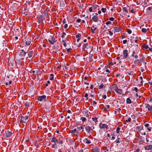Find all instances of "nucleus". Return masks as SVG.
<instances>
[{
	"label": "nucleus",
	"instance_id": "774afa93",
	"mask_svg": "<svg viewBox=\"0 0 152 152\" xmlns=\"http://www.w3.org/2000/svg\"><path fill=\"white\" fill-rule=\"evenodd\" d=\"M94 29H92V28H91V32L92 33H94L95 32H94Z\"/></svg>",
	"mask_w": 152,
	"mask_h": 152
},
{
	"label": "nucleus",
	"instance_id": "a19ab883",
	"mask_svg": "<svg viewBox=\"0 0 152 152\" xmlns=\"http://www.w3.org/2000/svg\"><path fill=\"white\" fill-rule=\"evenodd\" d=\"M131 118H130L129 117V118L127 119L126 120V122H130L131 121Z\"/></svg>",
	"mask_w": 152,
	"mask_h": 152
},
{
	"label": "nucleus",
	"instance_id": "aec40b11",
	"mask_svg": "<svg viewBox=\"0 0 152 152\" xmlns=\"http://www.w3.org/2000/svg\"><path fill=\"white\" fill-rule=\"evenodd\" d=\"M58 140L56 139L55 137H53L51 140V142H52L58 143Z\"/></svg>",
	"mask_w": 152,
	"mask_h": 152
},
{
	"label": "nucleus",
	"instance_id": "f257e3e1",
	"mask_svg": "<svg viewBox=\"0 0 152 152\" xmlns=\"http://www.w3.org/2000/svg\"><path fill=\"white\" fill-rule=\"evenodd\" d=\"M23 58H17L15 59V61L16 64H21L23 63Z\"/></svg>",
	"mask_w": 152,
	"mask_h": 152
},
{
	"label": "nucleus",
	"instance_id": "a211bd4d",
	"mask_svg": "<svg viewBox=\"0 0 152 152\" xmlns=\"http://www.w3.org/2000/svg\"><path fill=\"white\" fill-rule=\"evenodd\" d=\"M86 130V132L90 133L91 132V128L89 126H87L85 128Z\"/></svg>",
	"mask_w": 152,
	"mask_h": 152
},
{
	"label": "nucleus",
	"instance_id": "39448f33",
	"mask_svg": "<svg viewBox=\"0 0 152 152\" xmlns=\"http://www.w3.org/2000/svg\"><path fill=\"white\" fill-rule=\"evenodd\" d=\"M129 53L131 54V56L133 57H138L139 56L138 55V53H137V51L130 50Z\"/></svg>",
	"mask_w": 152,
	"mask_h": 152
},
{
	"label": "nucleus",
	"instance_id": "bb28decb",
	"mask_svg": "<svg viewBox=\"0 0 152 152\" xmlns=\"http://www.w3.org/2000/svg\"><path fill=\"white\" fill-rule=\"evenodd\" d=\"M148 30V29H146L144 28H142V29H141V31L143 33H145L146 32V31H147Z\"/></svg>",
	"mask_w": 152,
	"mask_h": 152
},
{
	"label": "nucleus",
	"instance_id": "5701e85b",
	"mask_svg": "<svg viewBox=\"0 0 152 152\" xmlns=\"http://www.w3.org/2000/svg\"><path fill=\"white\" fill-rule=\"evenodd\" d=\"M118 86L116 84H114L112 86V89L113 90H116V89H117L118 88Z\"/></svg>",
	"mask_w": 152,
	"mask_h": 152
},
{
	"label": "nucleus",
	"instance_id": "72a5a7b5",
	"mask_svg": "<svg viewBox=\"0 0 152 152\" xmlns=\"http://www.w3.org/2000/svg\"><path fill=\"white\" fill-rule=\"evenodd\" d=\"M122 92V90L121 89H118V91L116 92L117 93L119 94H121Z\"/></svg>",
	"mask_w": 152,
	"mask_h": 152
},
{
	"label": "nucleus",
	"instance_id": "0eeeda50",
	"mask_svg": "<svg viewBox=\"0 0 152 152\" xmlns=\"http://www.w3.org/2000/svg\"><path fill=\"white\" fill-rule=\"evenodd\" d=\"M46 98V96L45 95L39 96L37 98V100L40 102H41L43 100H45Z\"/></svg>",
	"mask_w": 152,
	"mask_h": 152
},
{
	"label": "nucleus",
	"instance_id": "5fc2aeb1",
	"mask_svg": "<svg viewBox=\"0 0 152 152\" xmlns=\"http://www.w3.org/2000/svg\"><path fill=\"white\" fill-rule=\"evenodd\" d=\"M88 61H93L92 58H88Z\"/></svg>",
	"mask_w": 152,
	"mask_h": 152
},
{
	"label": "nucleus",
	"instance_id": "0e129e2a",
	"mask_svg": "<svg viewBox=\"0 0 152 152\" xmlns=\"http://www.w3.org/2000/svg\"><path fill=\"white\" fill-rule=\"evenodd\" d=\"M48 15V13L47 12H45L44 16H47Z\"/></svg>",
	"mask_w": 152,
	"mask_h": 152
},
{
	"label": "nucleus",
	"instance_id": "338daca9",
	"mask_svg": "<svg viewBox=\"0 0 152 152\" xmlns=\"http://www.w3.org/2000/svg\"><path fill=\"white\" fill-rule=\"evenodd\" d=\"M108 64L109 65H113V63L112 62H108Z\"/></svg>",
	"mask_w": 152,
	"mask_h": 152
},
{
	"label": "nucleus",
	"instance_id": "37998d69",
	"mask_svg": "<svg viewBox=\"0 0 152 152\" xmlns=\"http://www.w3.org/2000/svg\"><path fill=\"white\" fill-rule=\"evenodd\" d=\"M120 139V137L118 138L117 140H115V142L116 143H119L120 142H119V140Z\"/></svg>",
	"mask_w": 152,
	"mask_h": 152
},
{
	"label": "nucleus",
	"instance_id": "b1692460",
	"mask_svg": "<svg viewBox=\"0 0 152 152\" xmlns=\"http://www.w3.org/2000/svg\"><path fill=\"white\" fill-rule=\"evenodd\" d=\"M33 51H30L28 54V57H32L33 56Z\"/></svg>",
	"mask_w": 152,
	"mask_h": 152
},
{
	"label": "nucleus",
	"instance_id": "4be33fe9",
	"mask_svg": "<svg viewBox=\"0 0 152 152\" xmlns=\"http://www.w3.org/2000/svg\"><path fill=\"white\" fill-rule=\"evenodd\" d=\"M110 107V106L109 105H107L105 106L104 108V110L107 111L108 109H109Z\"/></svg>",
	"mask_w": 152,
	"mask_h": 152
},
{
	"label": "nucleus",
	"instance_id": "473e14b6",
	"mask_svg": "<svg viewBox=\"0 0 152 152\" xmlns=\"http://www.w3.org/2000/svg\"><path fill=\"white\" fill-rule=\"evenodd\" d=\"M104 87V85L102 83L99 86V89H101L103 88Z\"/></svg>",
	"mask_w": 152,
	"mask_h": 152
},
{
	"label": "nucleus",
	"instance_id": "7ed1b4c3",
	"mask_svg": "<svg viewBox=\"0 0 152 152\" xmlns=\"http://www.w3.org/2000/svg\"><path fill=\"white\" fill-rule=\"evenodd\" d=\"M28 118V117L27 116L25 117L22 116L21 117V119L20 122L21 123H25L26 122Z\"/></svg>",
	"mask_w": 152,
	"mask_h": 152
},
{
	"label": "nucleus",
	"instance_id": "6e6d98bb",
	"mask_svg": "<svg viewBox=\"0 0 152 152\" xmlns=\"http://www.w3.org/2000/svg\"><path fill=\"white\" fill-rule=\"evenodd\" d=\"M109 34L110 36H112L113 35V33L110 31H109Z\"/></svg>",
	"mask_w": 152,
	"mask_h": 152
},
{
	"label": "nucleus",
	"instance_id": "2eb2a0df",
	"mask_svg": "<svg viewBox=\"0 0 152 152\" xmlns=\"http://www.w3.org/2000/svg\"><path fill=\"white\" fill-rule=\"evenodd\" d=\"M144 148L145 150H150L152 149V145H148L145 146L144 147Z\"/></svg>",
	"mask_w": 152,
	"mask_h": 152
},
{
	"label": "nucleus",
	"instance_id": "c756f323",
	"mask_svg": "<svg viewBox=\"0 0 152 152\" xmlns=\"http://www.w3.org/2000/svg\"><path fill=\"white\" fill-rule=\"evenodd\" d=\"M53 75H53L52 74H50V78H49L50 80H53V79H54Z\"/></svg>",
	"mask_w": 152,
	"mask_h": 152
},
{
	"label": "nucleus",
	"instance_id": "a878e982",
	"mask_svg": "<svg viewBox=\"0 0 152 152\" xmlns=\"http://www.w3.org/2000/svg\"><path fill=\"white\" fill-rule=\"evenodd\" d=\"M126 102L128 104H131L132 103V101L129 98H128L126 99Z\"/></svg>",
	"mask_w": 152,
	"mask_h": 152
},
{
	"label": "nucleus",
	"instance_id": "052dcab7",
	"mask_svg": "<svg viewBox=\"0 0 152 152\" xmlns=\"http://www.w3.org/2000/svg\"><path fill=\"white\" fill-rule=\"evenodd\" d=\"M68 27V25L67 24H65L64 25V28H66Z\"/></svg>",
	"mask_w": 152,
	"mask_h": 152
},
{
	"label": "nucleus",
	"instance_id": "9b49d317",
	"mask_svg": "<svg viewBox=\"0 0 152 152\" xmlns=\"http://www.w3.org/2000/svg\"><path fill=\"white\" fill-rule=\"evenodd\" d=\"M113 30L116 32H119L121 31L122 29V28L120 27H114L113 28Z\"/></svg>",
	"mask_w": 152,
	"mask_h": 152
},
{
	"label": "nucleus",
	"instance_id": "4468645a",
	"mask_svg": "<svg viewBox=\"0 0 152 152\" xmlns=\"http://www.w3.org/2000/svg\"><path fill=\"white\" fill-rule=\"evenodd\" d=\"M26 54V51H24V50H21V52L20 54V56L22 57H24L25 56Z\"/></svg>",
	"mask_w": 152,
	"mask_h": 152
},
{
	"label": "nucleus",
	"instance_id": "2f4dec72",
	"mask_svg": "<svg viewBox=\"0 0 152 152\" xmlns=\"http://www.w3.org/2000/svg\"><path fill=\"white\" fill-rule=\"evenodd\" d=\"M81 37V34H80L78 33L76 35V38H78L80 39Z\"/></svg>",
	"mask_w": 152,
	"mask_h": 152
},
{
	"label": "nucleus",
	"instance_id": "6ab92c4d",
	"mask_svg": "<svg viewBox=\"0 0 152 152\" xmlns=\"http://www.w3.org/2000/svg\"><path fill=\"white\" fill-rule=\"evenodd\" d=\"M145 105L146 106V107L148 108L149 111H150V110H152V106H151L148 104H146Z\"/></svg>",
	"mask_w": 152,
	"mask_h": 152
},
{
	"label": "nucleus",
	"instance_id": "ddd939ff",
	"mask_svg": "<svg viewBox=\"0 0 152 152\" xmlns=\"http://www.w3.org/2000/svg\"><path fill=\"white\" fill-rule=\"evenodd\" d=\"M12 134L11 132L8 131H5V136L7 137H10Z\"/></svg>",
	"mask_w": 152,
	"mask_h": 152
},
{
	"label": "nucleus",
	"instance_id": "f03ea898",
	"mask_svg": "<svg viewBox=\"0 0 152 152\" xmlns=\"http://www.w3.org/2000/svg\"><path fill=\"white\" fill-rule=\"evenodd\" d=\"M25 45L29 46L31 43V38L26 37L25 38Z\"/></svg>",
	"mask_w": 152,
	"mask_h": 152
},
{
	"label": "nucleus",
	"instance_id": "3c124183",
	"mask_svg": "<svg viewBox=\"0 0 152 152\" xmlns=\"http://www.w3.org/2000/svg\"><path fill=\"white\" fill-rule=\"evenodd\" d=\"M111 23V22L110 21H108L106 23V25H108L109 24H110Z\"/></svg>",
	"mask_w": 152,
	"mask_h": 152
},
{
	"label": "nucleus",
	"instance_id": "c9c22d12",
	"mask_svg": "<svg viewBox=\"0 0 152 152\" xmlns=\"http://www.w3.org/2000/svg\"><path fill=\"white\" fill-rule=\"evenodd\" d=\"M106 8H102L101 9V10L103 13H105L106 12Z\"/></svg>",
	"mask_w": 152,
	"mask_h": 152
},
{
	"label": "nucleus",
	"instance_id": "79ce46f5",
	"mask_svg": "<svg viewBox=\"0 0 152 152\" xmlns=\"http://www.w3.org/2000/svg\"><path fill=\"white\" fill-rule=\"evenodd\" d=\"M66 35V34L65 32H63L62 33V35L61 36V37L62 38H63L64 37V36Z\"/></svg>",
	"mask_w": 152,
	"mask_h": 152
},
{
	"label": "nucleus",
	"instance_id": "a18cd8bd",
	"mask_svg": "<svg viewBox=\"0 0 152 152\" xmlns=\"http://www.w3.org/2000/svg\"><path fill=\"white\" fill-rule=\"evenodd\" d=\"M127 32L129 34H131L132 33V31L129 29H128Z\"/></svg>",
	"mask_w": 152,
	"mask_h": 152
},
{
	"label": "nucleus",
	"instance_id": "09e8293b",
	"mask_svg": "<svg viewBox=\"0 0 152 152\" xmlns=\"http://www.w3.org/2000/svg\"><path fill=\"white\" fill-rule=\"evenodd\" d=\"M84 83L86 85H88L89 84V83L87 82V80H84Z\"/></svg>",
	"mask_w": 152,
	"mask_h": 152
},
{
	"label": "nucleus",
	"instance_id": "603ef678",
	"mask_svg": "<svg viewBox=\"0 0 152 152\" xmlns=\"http://www.w3.org/2000/svg\"><path fill=\"white\" fill-rule=\"evenodd\" d=\"M56 145V143H53V144L52 146H51V147L52 148H55V146Z\"/></svg>",
	"mask_w": 152,
	"mask_h": 152
},
{
	"label": "nucleus",
	"instance_id": "c85d7f7f",
	"mask_svg": "<svg viewBox=\"0 0 152 152\" xmlns=\"http://www.w3.org/2000/svg\"><path fill=\"white\" fill-rule=\"evenodd\" d=\"M123 12H124L125 13H128V11L125 7L123 8Z\"/></svg>",
	"mask_w": 152,
	"mask_h": 152
},
{
	"label": "nucleus",
	"instance_id": "e433bc0d",
	"mask_svg": "<svg viewBox=\"0 0 152 152\" xmlns=\"http://www.w3.org/2000/svg\"><path fill=\"white\" fill-rule=\"evenodd\" d=\"M18 4L15 3L12 4V6H13L14 7H15V9H14V10L15 9H16V7L18 6Z\"/></svg>",
	"mask_w": 152,
	"mask_h": 152
},
{
	"label": "nucleus",
	"instance_id": "bf43d9fd",
	"mask_svg": "<svg viewBox=\"0 0 152 152\" xmlns=\"http://www.w3.org/2000/svg\"><path fill=\"white\" fill-rule=\"evenodd\" d=\"M102 97L103 99H105L106 98V95H103L102 96Z\"/></svg>",
	"mask_w": 152,
	"mask_h": 152
},
{
	"label": "nucleus",
	"instance_id": "680f3d73",
	"mask_svg": "<svg viewBox=\"0 0 152 152\" xmlns=\"http://www.w3.org/2000/svg\"><path fill=\"white\" fill-rule=\"evenodd\" d=\"M134 90H135L136 92H137L138 91V88L137 87H135Z\"/></svg>",
	"mask_w": 152,
	"mask_h": 152
},
{
	"label": "nucleus",
	"instance_id": "e2e57ef3",
	"mask_svg": "<svg viewBox=\"0 0 152 152\" xmlns=\"http://www.w3.org/2000/svg\"><path fill=\"white\" fill-rule=\"evenodd\" d=\"M97 104V103L95 101H94L93 102V105L94 106H95Z\"/></svg>",
	"mask_w": 152,
	"mask_h": 152
},
{
	"label": "nucleus",
	"instance_id": "9d476101",
	"mask_svg": "<svg viewBox=\"0 0 152 152\" xmlns=\"http://www.w3.org/2000/svg\"><path fill=\"white\" fill-rule=\"evenodd\" d=\"M70 132L72 134L75 133V132H76L77 134L76 135H79L80 134V131L77 130V129L76 128L71 130Z\"/></svg>",
	"mask_w": 152,
	"mask_h": 152
},
{
	"label": "nucleus",
	"instance_id": "6e6552de",
	"mask_svg": "<svg viewBox=\"0 0 152 152\" xmlns=\"http://www.w3.org/2000/svg\"><path fill=\"white\" fill-rule=\"evenodd\" d=\"M99 128L101 129H103L104 128H106L108 129V126L105 124H103L102 123H100L99 124Z\"/></svg>",
	"mask_w": 152,
	"mask_h": 152
},
{
	"label": "nucleus",
	"instance_id": "c03bdc74",
	"mask_svg": "<svg viewBox=\"0 0 152 152\" xmlns=\"http://www.w3.org/2000/svg\"><path fill=\"white\" fill-rule=\"evenodd\" d=\"M24 104L26 107H29V105L28 104V103L27 102H25Z\"/></svg>",
	"mask_w": 152,
	"mask_h": 152
},
{
	"label": "nucleus",
	"instance_id": "412c9836",
	"mask_svg": "<svg viewBox=\"0 0 152 152\" xmlns=\"http://www.w3.org/2000/svg\"><path fill=\"white\" fill-rule=\"evenodd\" d=\"M28 10L27 9H25L23 11V12L22 13H23V14L25 16H27L28 15L27 13L28 12Z\"/></svg>",
	"mask_w": 152,
	"mask_h": 152
},
{
	"label": "nucleus",
	"instance_id": "cd10ccee",
	"mask_svg": "<svg viewBox=\"0 0 152 152\" xmlns=\"http://www.w3.org/2000/svg\"><path fill=\"white\" fill-rule=\"evenodd\" d=\"M97 118V117L93 118H92V120L95 123L98 122Z\"/></svg>",
	"mask_w": 152,
	"mask_h": 152
},
{
	"label": "nucleus",
	"instance_id": "dca6fc26",
	"mask_svg": "<svg viewBox=\"0 0 152 152\" xmlns=\"http://www.w3.org/2000/svg\"><path fill=\"white\" fill-rule=\"evenodd\" d=\"M128 51L127 50H124L123 51V54L124 57H127L128 56Z\"/></svg>",
	"mask_w": 152,
	"mask_h": 152
},
{
	"label": "nucleus",
	"instance_id": "20e7f679",
	"mask_svg": "<svg viewBox=\"0 0 152 152\" xmlns=\"http://www.w3.org/2000/svg\"><path fill=\"white\" fill-rule=\"evenodd\" d=\"M56 40L55 38L53 37L52 36L50 38H49L48 39V42L50 44L53 45L54 43L56 42Z\"/></svg>",
	"mask_w": 152,
	"mask_h": 152
},
{
	"label": "nucleus",
	"instance_id": "13d9d810",
	"mask_svg": "<svg viewBox=\"0 0 152 152\" xmlns=\"http://www.w3.org/2000/svg\"><path fill=\"white\" fill-rule=\"evenodd\" d=\"M127 42V40H124L123 41V43L124 44H125L126 43V42Z\"/></svg>",
	"mask_w": 152,
	"mask_h": 152
},
{
	"label": "nucleus",
	"instance_id": "4c0bfd02",
	"mask_svg": "<svg viewBox=\"0 0 152 152\" xmlns=\"http://www.w3.org/2000/svg\"><path fill=\"white\" fill-rule=\"evenodd\" d=\"M140 62V61L139 59H136L134 61L135 64L139 63Z\"/></svg>",
	"mask_w": 152,
	"mask_h": 152
},
{
	"label": "nucleus",
	"instance_id": "f8f14e48",
	"mask_svg": "<svg viewBox=\"0 0 152 152\" xmlns=\"http://www.w3.org/2000/svg\"><path fill=\"white\" fill-rule=\"evenodd\" d=\"M44 15H40L38 19V23H40L42 22L43 20L45 19V18H44Z\"/></svg>",
	"mask_w": 152,
	"mask_h": 152
},
{
	"label": "nucleus",
	"instance_id": "de8ad7c7",
	"mask_svg": "<svg viewBox=\"0 0 152 152\" xmlns=\"http://www.w3.org/2000/svg\"><path fill=\"white\" fill-rule=\"evenodd\" d=\"M88 94H87V93L85 94L84 96H85V97L86 98L87 100H88Z\"/></svg>",
	"mask_w": 152,
	"mask_h": 152
},
{
	"label": "nucleus",
	"instance_id": "58836bf2",
	"mask_svg": "<svg viewBox=\"0 0 152 152\" xmlns=\"http://www.w3.org/2000/svg\"><path fill=\"white\" fill-rule=\"evenodd\" d=\"M143 48L145 49H148L149 48V47L148 45H144L143 46Z\"/></svg>",
	"mask_w": 152,
	"mask_h": 152
},
{
	"label": "nucleus",
	"instance_id": "423d86ee",
	"mask_svg": "<svg viewBox=\"0 0 152 152\" xmlns=\"http://www.w3.org/2000/svg\"><path fill=\"white\" fill-rule=\"evenodd\" d=\"M96 15L93 16L92 18V20L94 22H96L99 20V18L98 17L97 15H98L97 13L95 14Z\"/></svg>",
	"mask_w": 152,
	"mask_h": 152
},
{
	"label": "nucleus",
	"instance_id": "8fccbe9b",
	"mask_svg": "<svg viewBox=\"0 0 152 152\" xmlns=\"http://www.w3.org/2000/svg\"><path fill=\"white\" fill-rule=\"evenodd\" d=\"M93 9L91 7H89V10L90 12H92L93 11Z\"/></svg>",
	"mask_w": 152,
	"mask_h": 152
},
{
	"label": "nucleus",
	"instance_id": "393cba45",
	"mask_svg": "<svg viewBox=\"0 0 152 152\" xmlns=\"http://www.w3.org/2000/svg\"><path fill=\"white\" fill-rule=\"evenodd\" d=\"M99 150L97 148H94L93 150V152H99Z\"/></svg>",
	"mask_w": 152,
	"mask_h": 152
},
{
	"label": "nucleus",
	"instance_id": "7c9ffc66",
	"mask_svg": "<svg viewBox=\"0 0 152 152\" xmlns=\"http://www.w3.org/2000/svg\"><path fill=\"white\" fill-rule=\"evenodd\" d=\"M98 7V6L97 5H94L91 7L94 10H95L96 9V8Z\"/></svg>",
	"mask_w": 152,
	"mask_h": 152
},
{
	"label": "nucleus",
	"instance_id": "f3484780",
	"mask_svg": "<svg viewBox=\"0 0 152 152\" xmlns=\"http://www.w3.org/2000/svg\"><path fill=\"white\" fill-rule=\"evenodd\" d=\"M83 142L87 144H89L91 143L90 140H88L87 138H86L83 140Z\"/></svg>",
	"mask_w": 152,
	"mask_h": 152
},
{
	"label": "nucleus",
	"instance_id": "1a4fd4ad",
	"mask_svg": "<svg viewBox=\"0 0 152 152\" xmlns=\"http://www.w3.org/2000/svg\"><path fill=\"white\" fill-rule=\"evenodd\" d=\"M77 128L78 130V131H80V133L83 132L84 131V127L82 125H80L77 126Z\"/></svg>",
	"mask_w": 152,
	"mask_h": 152
},
{
	"label": "nucleus",
	"instance_id": "f704fd0d",
	"mask_svg": "<svg viewBox=\"0 0 152 152\" xmlns=\"http://www.w3.org/2000/svg\"><path fill=\"white\" fill-rule=\"evenodd\" d=\"M62 42L63 43V45L64 47H66V43L65 42V40H62Z\"/></svg>",
	"mask_w": 152,
	"mask_h": 152
},
{
	"label": "nucleus",
	"instance_id": "4d7b16f0",
	"mask_svg": "<svg viewBox=\"0 0 152 152\" xmlns=\"http://www.w3.org/2000/svg\"><path fill=\"white\" fill-rule=\"evenodd\" d=\"M151 7H148L146 9V10L147 11H148V10L151 11Z\"/></svg>",
	"mask_w": 152,
	"mask_h": 152
},
{
	"label": "nucleus",
	"instance_id": "49530a36",
	"mask_svg": "<svg viewBox=\"0 0 152 152\" xmlns=\"http://www.w3.org/2000/svg\"><path fill=\"white\" fill-rule=\"evenodd\" d=\"M82 121L83 122H84L86 121V118L84 117L81 118Z\"/></svg>",
	"mask_w": 152,
	"mask_h": 152
},
{
	"label": "nucleus",
	"instance_id": "69168bd1",
	"mask_svg": "<svg viewBox=\"0 0 152 152\" xmlns=\"http://www.w3.org/2000/svg\"><path fill=\"white\" fill-rule=\"evenodd\" d=\"M81 19H78L76 20L77 22L78 23H80L81 21Z\"/></svg>",
	"mask_w": 152,
	"mask_h": 152
},
{
	"label": "nucleus",
	"instance_id": "864d4df0",
	"mask_svg": "<svg viewBox=\"0 0 152 152\" xmlns=\"http://www.w3.org/2000/svg\"><path fill=\"white\" fill-rule=\"evenodd\" d=\"M114 19V18L113 17H110L109 18V20H111L112 21H113Z\"/></svg>",
	"mask_w": 152,
	"mask_h": 152
},
{
	"label": "nucleus",
	"instance_id": "ea45409f",
	"mask_svg": "<svg viewBox=\"0 0 152 152\" xmlns=\"http://www.w3.org/2000/svg\"><path fill=\"white\" fill-rule=\"evenodd\" d=\"M120 130V128L119 127H118L116 129V132L117 133H119V131Z\"/></svg>",
	"mask_w": 152,
	"mask_h": 152
}]
</instances>
